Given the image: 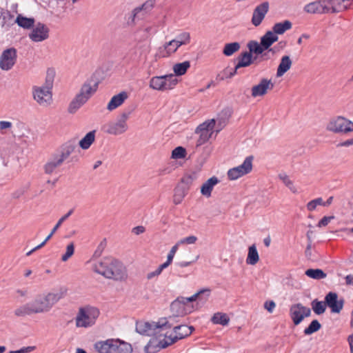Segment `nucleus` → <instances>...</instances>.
Listing matches in <instances>:
<instances>
[{
    "label": "nucleus",
    "mask_w": 353,
    "mask_h": 353,
    "mask_svg": "<svg viewBox=\"0 0 353 353\" xmlns=\"http://www.w3.org/2000/svg\"><path fill=\"white\" fill-rule=\"evenodd\" d=\"M149 87L154 90L165 91L167 90L165 76H156L150 79Z\"/></svg>",
    "instance_id": "a878e982"
},
{
    "label": "nucleus",
    "mask_w": 353,
    "mask_h": 353,
    "mask_svg": "<svg viewBox=\"0 0 353 353\" xmlns=\"http://www.w3.org/2000/svg\"><path fill=\"white\" fill-rule=\"evenodd\" d=\"M334 219V216H324L318 223L319 227L326 226L330 221Z\"/></svg>",
    "instance_id": "bf43d9fd"
},
{
    "label": "nucleus",
    "mask_w": 353,
    "mask_h": 353,
    "mask_svg": "<svg viewBox=\"0 0 353 353\" xmlns=\"http://www.w3.org/2000/svg\"><path fill=\"white\" fill-rule=\"evenodd\" d=\"M321 327V323L318 320H313L310 324L304 330V334L305 335H310L317 331H319Z\"/></svg>",
    "instance_id": "37998d69"
},
{
    "label": "nucleus",
    "mask_w": 353,
    "mask_h": 353,
    "mask_svg": "<svg viewBox=\"0 0 353 353\" xmlns=\"http://www.w3.org/2000/svg\"><path fill=\"white\" fill-rule=\"evenodd\" d=\"M232 110L230 108H225L223 109L217 116L216 121H217V129L216 130V132H220L228 123L229 119L232 115Z\"/></svg>",
    "instance_id": "4be33fe9"
},
{
    "label": "nucleus",
    "mask_w": 353,
    "mask_h": 353,
    "mask_svg": "<svg viewBox=\"0 0 353 353\" xmlns=\"http://www.w3.org/2000/svg\"><path fill=\"white\" fill-rule=\"evenodd\" d=\"M95 139V130H92L86 134V135L79 141V146L83 149H88Z\"/></svg>",
    "instance_id": "473e14b6"
},
{
    "label": "nucleus",
    "mask_w": 353,
    "mask_h": 353,
    "mask_svg": "<svg viewBox=\"0 0 353 353\" xmlns=\"http://www.w3.org/2000/svg\"><path fill=\"white\" fill-rule=\"evenodd\" d=\"M347 342L350 345V353H353V334L347 337Z\"/></svg>",
    "instance_id": "69168bd1"
},
{
    "label": "nucleus",
    "mask_w": 353,
    "mask_h": 353,
    "mask_svg": "<svg viewBox=\"0 0 353 353\" xmlns=\"http://www.w3.org/2000/svg\"><path fill=\"white\" fill-rule=\"evenodd\" d=\"M239 62L236 65V70L242 67H248L253 63L252 54L248 52H244L239 57Z\"/></svg>",
    "instance_id": "7c9ffc66"
},
{
    "label": "nucleus",
    "mask_w": 353,
    "mask_h": 353,
    "mask_svg": "<svg viewBox=\"0 0 353 353\" xmlns=\"http://www.w3.org/2000/svg\"><path fill=\"white\" fill-rule=\"evenodd\" d=\"M345 282L347 285H353V276L347 275L345 276Z\"/></svg>",
    "instance_id": "774afa93"
},
{
    "label": "nucleus",
    "mask_w": 353,
    "mask_h": 353,
    "mask_svg": "<svg viewBox=\"0 0 353 353\" xmlns=\"http://www.w3.org/2000/svg\"><path fill=\"white\" fill-rule=\"evenodd\" d=\"M50 29L47 25L37 23L32 28L28 34L29 39L35 43L42 42L49 38Z\"/></svg>",
    "instance_id": "2eb2a0df"
},
{
    "label": "nucleus",
    "mask_w": 353,
    "mask_h": 353,
    "mask_svg": "<svg viewBox=\"0 0 353 353\" xmlns=\"http://www.w3.org/2000/svg\"><path fill=\"white\" fill-rule=\"evenodd\" d=\"M73 210H70L66 214L63 216L57 222V223L54 225V227L52 228L51 232L48 234V236L45 239V240L39 245L34 248L32 250L29 251L26 253L27 256H30L32 252L37 250L38 249L42 248L46 242L50 239V238L52 236V235L56 232V231L58 230V228L60 227V225L62 224V223L68 219L72 213Z\"/></svg>",
    "instance_id": "412c9836"
},
{
    "label": "nucleus",
    "mask_w": 353,
    "mask_h": 353,
    "mask_svg": "<svg viewBox=\"0 0 353 353\" xmlns=\"http://www.w3.org/2000/svg\"><path fill=\"white\" fill-rule=\"evenodd\" d=\"M292 65V61L290 56H283L276 70V77L279 78L283 77L288 71L290 70Z\"/></svg>",
    "instance_id": "5701e85b"
},
{
    "label": "nucleus",
    "mask_w": 353,
    "mask_h": 353,
    "mask_svg": "<svg viewBox=\"0 0 353 353\" xmlns=\"http://www.w3.org/2000/svg\"><path fill=\"white\" fill-rule=\"evenodd\" d=\"M172 263L171 261H170L169 260H168V259H167V261H166L165 263H163V264L160 265L157 268V269H158V270H159V271L161 273V272H162V271H163L165 268H168V267L170 265V263Z\"/></svg>",
    "instance_id": "e2e57ef3"
},
{
    "label": "nucleus",
    "mask_w": 353,
    "mask_h": 353,
    "mask_svg": "<svg viewBox=\"0 0 353 353\" xmlns=\"http://www.w3.org/2000/svg\"><path fill=\"white\" fill-rule=\"evenodd\" d=\"M190 42V33L184 32L179 34L176 39L165 43L164 48L167 50L168 53H172L176 52L181 46L188 44Z\"/></svg>",
    "instance_id": "a211bd4d"
},
{
    "label": "nucleus",
    "mask_w": 353,
    "mask_h": 353,
    "mask_svg": "<svg viewBox=\"0 0 353 353\" xmlns=\"http://www.w3.org/2000/svg\"><path fill=\"white\" fill-rule=\"evenodd\" d=\"M179 243H177L176 245H174L171 250H170V252L168 254L167 259L170 261H172L173 258L174 256L175 253L176 252L179 247Z\"/></svg>",
    "instance_id": "13d9d810"
},
{
    "label": "nucleus",
    "mask_w": 353,
    "mask_h": 353,
    "mask_svg": "<svg viewBox=\"0 0 353 353\" xmlns=\"http://www.w3.org/2000/svg\"><path fill=\"white\" fill-rule=\"evenodd\" d=\"M321 1L311 2L304 7V11L310 14H321Z\"/></svg>",
    "instance_id": "58836bf2"
},
{
    "label": "nucleus",
    "mask_w": 353,
    "mask_h": 353,
    "mask_svg": "<svg viewBox=\"0 0 353 353\" xmlns=\"http://www.w3.org/2000/svg\"><path fill=\"white\" fill-rule=\"evenodd\" d=\"M16 61V49L14 48L6 49L0 56V68L3 70H9L15 64Z\"/></svg>",
    "instance_id": "f3484780"
},
{
    "label": "nucleus",
    "mask_w": 353,
    "mask_h": 353,
    "mask_svg": "<svg viewBox=\"0 0 353 353\" xmlns=\"http://www.w3.org/2000/svg\"><path fill=\"white\" fill-rule=\"evenodd\" d=\"M99 309L92 306L80 307L75 318V324L78 327H88L94 325L99 317Z\"/></svg>",
    "instance_id": "9d476101"
},
{
    "label": "nucleus",
    "mask_w": 353,
    "mask_h": 353,
    "mask_svg": "<svg viewBox=\"0 0 353 353\" xmlns=\"http://www.w3.org/2000/svg\"><path fill=\"white\" fill-rule=\"evenodd\" d=\"M11 127H12L11 122L4 121H0V130H1L8 129V128H10Z\"/></svg>",
    "instance_id": "680f3d73"
},
{
    "label": "nucleus",
    "mask_w": 353,
    "mask_h": 353,
    "mask_svg": "<svg viewBox=\"0 0 353 353\" xmlns=\"http://www.w3.org/2000/svg\"><path fill=\"white\" fill-rule=\"evenodd\" d=\"M321 14L332 13L331 10V4L329 3V0H323L321 1Z\"/></svg>",
    "instance_id": "603ef678"
},
{
    "label": "nucleus",
    "mask_w": 353,
    "mask_h": 353,
    "mask_svg": "<svg viewBox=\"0 0 353 353\" xmlns=\"http://www.w3.org/2000/svg\"><path fill=\"white\" fill-rule=\"evenodd\" d=\"M279 177L293 193L297 192L296 186L294 185V183L290 179L288 175L281 174L279 175Z\"/></svg>",
    "instance_id": "c03bdc74"
},
{
    "label": "nucleus",
    "mask_w": 353,
    "mask_h": 353,
    "mask_svg": "<svg viewBox=\"0 0 353 353\" xmlns=\"http://www.w3.org/2000/svg\"><path fill=\"white\" fill-rule=\"evenodd\" d=\"M94 347L99 353H131L132 352L131 344L118 339L97 341Z\"/></svg>",
    "instance_id": "0eeeda50"
},
{
    "label": "nucleus",
    "mask_w": 353,
    "mask_h": 353,
    "mask_svg": "<svg viewBox=\"0 0 353 353\" xmlns=\"http://www.w3.org/2000/svg\"><path fill=\"white\" fill-rule=\"evenodd\" d=\"M190 67V63L185 61L183 63H178L173 65V71L176 76H181L186 73L188 69Z\"/></svg>",
    "instance_id": "f704fd0d"
},
{
    "label": "nucleus",
    "mask_w": 353,
    "mask_h": 353,
    "mask_svg": "<svg viewBox=\"0 0 353 353\" xmlns=\"http://www.w3.org/2000/svg\"><path fill=\"white\" fill-rule=\"evenodd\" d=\"M248 48L250 50L248 52H250L251 54L254 53L256 54H261L265 50H266L263 48L261 42L259 43L256 41H249L248 43Z\"/></svg>",
    "instance_id": "c9c22d12"
},
{
    "label": "nucleus",
    "mask_w": 353,
    "mask_h": 353,
    "mask_svg": "<svg viewBox=\"0 0 353 353\" xmlns=\"http://www.w3.org/2000/svg\"><path fill=\"white\" fill-rule=\"evenodd\" d=\"M195 133L199 135V137L197 139L196 143V147H199L209 140V139L212 136V132H195Z\"/></svg>",
    "instance_id": "a18cd8bd"
},
{
    "label": "nucleus",
    "mask_w": 353,
    "mask_h": 353,
    "mask_svg": "<svg viewBox=\"0 0 353 353\" xmlns=\"http://www.w3.org/2000/svg\"><path fill=\"white\" fill-rule=\"evenodd\" d=\"M130 113V111L123 112L119 116L117 121L110 122L105 125V132L112 135H119L125 132L128 130L126 121L129 118Z\"/></svg>",
    "instance_id": "f8f14e48"
},
{
    "label": "nucleus",
    "mask_w": 353,
    "mask_h": 353,
    "mask_svg": "<svg viewBox=\"0 0 353 353\" xmlns=\"http://www.w3.org/2000/svg\"><path fill=\"white\" fill-rule=\"evenodd\" d=\"M311 315L310 308L298 303L293 304L290 307V316L295 325H299L303 320Z\"/></svg>",
    "instance_id": "ddd939ff"
},
{
    "label": "nucleus",
    "mask_w": 353,
    "mask_h": 353,
    "mask_svg": "<svg viewBox=\"0 0 353 353\" xmlns=\"http://www.w3.org/2000/svg\"><path fill=\"white\" fill-rule=\"evenodd\" d=\"M327 305L331 309L332 312L339 314L343 307L344 300L338 299V294L336 292H330L325 297Z\"/></svg>",
    "instance_id": "6ab92c4d"
},
{
    "label": "nucleus",
    "mask_w": 353,
    "mask_h": 353,
    "mask_svg": "<svg viewBox=\"0 0 353 353\" xmlns=\"http://www.w3.org/2000/svg\"><path fill=\"white\" fill-rule=\"evenodd\" d=\"M312 308L317 315H321L325 312L327 304L324 302L314 299L311 302Z\"/></svg>",
    "instance_id": "4c0bfd02"
},
{
    "label": "nucleus",
    "mask_w": 353,
    "mask_h": 353,
    "mask_svg": "<svg viewBox=\"0 0 353 353\" xmlns=\"http://www.w3.org/2000/svg\"><path fill=\"white\" fill-rule=\"evenodd\" d=\"M253 157H248L243 163L235 168H231L228 171V177L230 180H236L251 172L252 169Z\"/></svg>",
    "instance_id": "4468645a"
},
{
    "label": "nucleus",
    "mask_w": 353,
    "mask_h": 353,
    "mask_svg": "<svg viewBox=\"0 0 353 353\" xmlns=\"http://www.w3.org/2000/svg\"><path fill=\"white\" fill-rule=\"evenodd\" d=\"M350 125H353L351 121L338 116L330 119L326 125V130L336 134H347L351 132Z\"/></svg>",
    "instance_id": "9b49d317"
},
{
    "label": "nucleus",
    "mask_w": 353,
    "mask_h": 353,
    "mask_svg": "<svg viewBox=\"0 0 353 353\" xmlns=\"http://www.w3.org/2000/svg\"><path fill=\"white\" fill-rule=\"evenodd\" d=\"M305 275L313 279L320 280L325 279L327 274L321 269H307Z\"/></svg>",
    "instance_id": "a19ab883"
},
{
    "label": "nucleus",
    "mask_w": 353,
    "mask_h": 353,
    "mask_svg": "<svg viewBox=\"0 0 353 353\" xmlns=\"http://www.w3.org/2000/svg\"><path fill=\"white\" fill-rule=\"evenodd\" d=\"M318 205H323V199L321 198H318L310 201L307 205V208L309 211H312L315 210Z\"/></svg>",
    "instance_id": "864d4df0"
},
{
    "label": "nucleus",
    "mask_w": 353,
    "mask_h": 353,
    "mask_svg": "<svg viewBox=\"0 0 353 353\" xmlns=\"http://www.w3.org/2000/svg\"><path fill=\"white\" fill-rule=\"evenodd\" d=\"M186 150L181 146H178L172 152V158L174 159H183L185 157Z\"/></svg>",
    "instance_id": "de8ad7c7"
},
{
    "label": "nucleus",
    "mask_w": 353,
    "mask_h": 353,
    "mask_svg": "<svg viewBox=\"0 0 353 353\" xmlns=\"http://www.w3.org/2000/svg\"><path fill=\"white\" fill-rule=\"evenodd\" d=\"M269 10V3L265 1L260 5L257 6L254 10L252 17V23L257 27L259 26L263 20L264 19L265 14L268 13Z\"/></svg>",
    "instance_id": "aec40b11"
},
{
    "label": "nucleus",
    "mask_w": 353,
    "mask_h": 353,
    "mask_svg": "<svg viewBox=\"0 0 353 353\" xmlns=\"http://www.w3.org/2000/svg\"><path fill=\"white\" fill-rule=\"evenodd\" d=\"M54 75V70H48L45 83L41 86L32 88V97L42 108H48L53 102L52 88Z\"/></svg>",
    "instance_id": "39448f33"
},
{
    "label": "nucleus",
    "mask_w": 353,
    "mask_h": 353,
    "mask_svg": "<svg viewBox=\"0 0 353 353\" xmlns=\"http://www.w3.org/2000/svg\"><path fill=\"white\" fill-rule=\"evenodd\" d=\"M15 22L19 26L24 29H30L34 26V19L33 18H28L21 14H19L17 17Z\"/></svg>",
    "instance_id": "2f4dec72"
},
{
    "label": "nucleus",
    "mask_w": 353,
    "mask_h": 353,
    "mask_svg": "<svg viewBox=\"0 0 353 353\" xmlns=\"http://www.w3.org/2000/svg\"><path fill=\"white\" fill-rule=\"evenodd\" d=\"M279 37L272 31H268L261 38V42L263 44V48L265 50L269 49L271 46L277 41Z\"/></svg>",
    "instance_id": "bb28decb"
},
{
    "label": "nucleus",
    "mask_w": 353,
    "mask_h": 353,
    "mask_svg": "<svg viewBox=\"0 0 353 353\" xmlns=\"http://www.w3.org/2000/svg\"><path fill=\"white\" fill-rule=\"evenodd\" d=\"M274 87V83L272 79L262 78L258 84L252 87L251 95L254 98L263 97L268 94V91L272 90Z\"/></svg>",
    "instance_id": "dca6fc26"
},
{
    "label": "nucleus",
    "mask_w": 353,
    "mask_h": 353,
    "mask_svg": "<svg viewBox=\"0 0 353 353\" xmlns=\"http://www.w3.org/2000/svg\"><path fill=\"white\" fill-rule=\"evenodd\" d=\"M188 193L187 185H178L174 190V194L173 196V202L175 204H179L185 196Z\"/></svg>",
    "instance_id": "c756f323"
},
{
    "label": "nucleus",
    "mask_w": 353,
    "mask_h": 353,
    "mask_svg": "<svg viewBox=\"0 0 353 353\" xmlns=\"http://www.w3.org/2000/svg\"><path fill=\"white\" fill-rule=\"evenodd\" d=\"M353 145V139H348L339 144V146H349Z\"/></svg>",
    "instance_id": "338daca9"
},
{
    "label": "nucleus",
    "mask_w": 353,
    "mask_h": 353,
    "mask_svg": "<svg viewBox=\"0 0 353 353\" xmlns=\"http://www.w3.org/2000/svg\"><path fill=\"white\" fill-rule=\"evenodd\" d=\"M195 179L196 175L194 174L185 175L182 178L181 182L179 185H187L188 190L190 185L192 184Z\"/></svg>",
    "instance_id": "3c124183"
},
{
    "label": "nucleus",
    "mask_w": 353,
    "mask_h": 353,
    "mask_svg": "<svg viewBox=\"0 0 353 353\" xmlns=\"http://www.w3.org/2000/svg\"><path fill=\"white\" fill-rule=\"evenodd\" d=\"M292 28V23L289 20H285L282 22L276 23L272 27V32L276 34H283L287 30Z\"/></svg>",
    "instance_id": "cd10ccee"
},
{
    "label": "nucleus",
    "mask_w": 353,
    "mask_h": 353,
    "mask_svg": "<svg viewBox=\"0 0 353 353\" xmlns=\"http://www.w3.org/2000/svg\"><path fill=\"white\" fill-rule=\"evenodd\" d=\"M350 0H329V3L331 4V10L332 14L339 13L347 10V6H343V3H347Z\"/></svg>",
    "instance_id": "72a5a7b5"
},
{
    "label": "nucleus",
    "mask_w": 353,
    "mask_h": 353,
    "mask_svg": "<svg viewBox=\"0 0 353 353\" xmlns=\"http://www.w3.org/2000/svg\"><path fill=\"white\" fill-rule=\"evenodd\" d=\"M259 261V255L255 244L248 248L246 263L251 265H256Z\"/></svg>",
    "instance_id": "c85d7f7f"
},
{
    "label": "nucleus",
    "mask_w": 353,
    "mask_h": 353,
    "mask_svg": "<svg viewBox=\"0 0 353 353\" xmlns=\"http://www.w3.org/2000/svg\"><path fill=\"white\" fill-rule=\"evenodd\" d=\"M92 81L85 82L81 87V90L74 99L70 102L68 112L70 114L75 113L90 97L96 92L98 84Z\"/></svg>",
    "instance_id": "1a4fd4ad"
},
{
    "label": "nucleus",
    "mask_w": 353,
    "mask_h": 353,
    "mask_svg": "<svg viewBox=\"0 0 353 353\" xmlns=\"http://www.w3.org/2000/svg\"><path fill=\"white\" fill-rule=\"evenodd\" d=\"M210 289L205 288L199 290L190 297H178L171 303L170 305V310L173 312V315L172 316L176 317V320H179V316H183L188 313V311L185 309V305L188 303L193 302L197 299H203L202 296L204 294L205 295V298L204 299V301H205L210 296Z\"/></svg>",
    "instance_id": "6e6552de"
},
{
    "label": "nucleus",
    "mask_w": 353,
    "mask_h": 353,
    "mask_svg": "<svg viewBox=\"0 0 353 353\" xmlns=\"http://www.w3.org/2000/svg\"><path fill=\"white\" fill-rule=\"evenodd\" d=\"M216 119H212L200 124L195 130V132H210V131L215 126Z\"/></svg>",
    "instance_id": "ea45409f"
},
{
    "label": "nucleus",
    "mask_w": 353,
    "mask_h": 353,
    "mask_svg": "<svg viewBox=\"0 0 353 353\" xmlns=\"http://www.w3.org/2000/svg\"><path fill=\"white\" fill-rule=\"evenodd\" d=\"M165 76V81L167 90H171L178 83V80L172 74H166Z\"/></svg>",
    "instance_id": "49530a36"
},
{
    "label": "nucleus",
    "mask_w": 353,
    "mask_h": 353,
    "mask_svg": "<svg viewBox=\"0 0 353 353\" xmlns=\"http://www.w3.org/2000/svg\"><path fill=\"white\" fill-rule=\"evenodd\" d=\"M160 274H161V272L159 271L158 269H157L156 270H154L153 272L148 273L147 275H146V279L148 280H151L154 277L158 276Z\"/></svg>",
    "instance_id": "052dcab7"
},
{
    "label": "nucleus",
    "mask_w": 353,
    "mask_h": 353,
    "mask_svg": "<svg viewBox=\"0 0 353 353\" xmlns=\"http://www.w3.org/2000/svg\"><path fill=\"white\" fill-rule=\"evenodd\" d=\"M74 243L72 242L67 245L65 253L61 257L62 261H67L74 254Z\"/></svg>",
    "instance_id": "8fccbe9b"
},
{
    "label": "nucleus",
    "mask_w": 353,
    "mask_h": 353,
    "mask_svg": "<svg viewBox=\"0 0 353 353\" xmlns=\"http://www.w3.org/2000/svg\"><path fill=\"white\" fill-rule=\"evenodd\" d=\"M212 321L215 324L226 325L230 321V318L226 314L218 312L214 314Z\"/></svg>",
    "instance_id": "79ce46f5"
},
{
    "label": "nucleus",
    "mask_w": 353,
    "mask_h": 353,
    "mask_svg": "<svg viewBox=\"0 0 353 353\" xmlns=\"http://www.w3.org/2000/svg\"><path fill=\"white\" fill-rule=\"evenodd\" d=\"M216 176H212L208 179L201 187V193L203 196L209 198L211 196L214 187L219 183Z\"/></svg>",
    "instance_id": "b1692460"
},
{
    "label": "nucleus",
    "mask_w": 353,
    "mask_h": 353,
    "mask_svg": "<svg viewBox=\"0 0 353 353\" xmlns=\"http://www.w3.org/2000/svg\"><path fill=\"white\" fill-rule=\"evenodd\" d=\"M76 146L74 140H70L63 144L59 150L54 153L45 164V173L47 174H52L74 152Z\"/></svg>",
    "instance_id": "423d86ee"
},
{
    "label": "nucleus",
    "mask_w": 353,
    "mask_h": 353,
    "mask_svg": "<svg viewBox=\"0 0 353 353\" xmlns=\"http://www.w3.org/2000/svg\"><path fill=\"white\" fill-rule=\"evenodd\" d=\"M144 231H145V228L143 226H137V227H135V228H133V232L136 234H142V233L144 232Z\"/></svg>",
    "instance_id": "0e129e2a"
},
{
    "label": "nucleus",
    "mask_w": 353,
    "mask_h": 353,
    "mask_svg": "<svg viewBox=\"0 0 353 353\" xmlns=\"http://www.w3.org/2000/svg\"><path fill=\"white\" fill-rule=\"evenodd\" d=\"M173 325L172 319H160L157 322H145L139 321L136 324V331L141 334L145 336H151V339H156L157 341L162 340L161 337L163 332L166 330L171 329Z\"/></svg>",
    "instance_id": "20e7f679"
},
{
    "label": "nucleus",
    "mask_w": 353,
    "mask_h": 353,
    "mask_svg": "<svg viewBox=\"0 0 353 353\" xmlns=\"http://www.w3.org/2000/svg\"><path fill=\"white\" fill-rule=\"evenodd\" d=\"M153 7V1L150 0L144 3L141 7H137L134 8L132 13V21H134L136 15L142 10H146L148 8H150Z\"/></svg>",
    "instance_id": "09e8293b"
},
{
    "label": "nucleus",
    "mask_w": 353,
    "mask_h": 353,
    "mask_svg": "<svg viewBox=\"0 0 353 353\" xmlns=\"http://www.w3.org/2000/svg\"><path fill=\"white\" fill-rule=\"evenodd\" d=\"M240 48V43L238 42L226 43L223 48V53L228 57L232 56L234 53L238 52Z\"/></svg>",
    "instance_id": "e433bc0d"
},
{
    "label": "nucleus",
    "mask_w": 353,
    "mask_h": 353,
    "mask_svg": "<svg viewBox=\"0 0 353 353\" xmlns=\"http://www.w3.org/2000/svg\"><path fill=\"white\" fill-rule=\"evenodd\" d=\"M92 270L96 273L116 281H125L128 278L125 265L117 259H112L108 263L98 262L94 264Z\"/></svg>",
    "instance_id": "7ed1b4c3"
},
{
    "label": "nucleus",
    "mask_w": 353,
    "mask_h": 353,
    "mask_svg": "<svg viewBox=\"0 0 353 353\" xmlns=\"http://www.w3.org/2000/svg\"><path fill=\"white\" fill-rule=\"evenodd\" d=\"M35 346H28L23 347L19 350L10 351L9 353H29L35 350Z\"/></svg>",
    "instance_id": "4d7b16f0"
},
{
    "label": "nucleus",
    "mask_w": 353,
    "mask_h": 353,
    "mask_svg": "<svg viewBox=\"0 0 353 353\" xmlns=\"http://www.w3.org/2000/svg\"><path fill=\"white\" fill-rule=\"evenodd\" d=\"M276 307V303L273 301H267L264 303V308L270 313H272Z\"/></svg>",
    "instance_id": "6e6d98bb"
},
{
    "label": "nucleus",
    "mask_w": 353,
    "mask_h": 353,
    "mask_svg": "<svg viewBox=\"0 0 353 353\" xmlns=\"http://www.w3.org/2000/svg\"><path fill=\"white\" fill-rule=\"evenodd\" d=\"M128 94L126 92H121L112 97L107 105V109L112 111L121 105L128 99Z\"/></svg>",
    "instance_id": "393cba45"
},
{
    "label": "nucleus",
    "mask_w": 353,
    "mask_h": 353,
    "mask_svg": "<svg viewBox=\"0 0 353 353\" xmlns=\"http://www.w3.org/2000/svg\"><path fill=\"white\" fill-rule=\"evenodd\" d=\"M164 319H172L173 325L171 326V328H173L172 332L170 333L169 330H166L163 334H161L163 335V338L159 341L154 339H150L145 347L144 350L145 353H154L162 348H165L176 342L179 339L190 335L194 330L192 326L177 325L179 320H176V317L168 316V318H164Z\"/></svg>",
    "instance_id": "f03ea898"
},
{
    "label": "nucleus",
    "mask_w": 353,
    "mask_h": 353,
    "mask_svg": "<svg viewBox=\"0 0 353 353\" xmlns=\"http://www.w3.org/2000/svg\"><path fill=\"white\" fill-rule=\"evenodd\" d=\"M66 289L57 292H45L37 294L33 300L14 310L17 316H25L34 314L47 313L66 294Z\"/></svg>",
    "instance_id": "f257e3e1"
},
{
    "label": "nucleus",
    "mask_w": 353,
    "mask_h": 353,
    "mask_svg": "<svg viewBox=\"0 0 353 353\" xmlns=\"http://www.w3.org/2000/svg\"><path fill=\"white\" fill-rule=\"evenodd\" d=\"M197 241V237L195 236H190L185 238L181 239L178 243L179 245L181 244H194Z\"/></svg>",
    "instance_id": "5fc2aeb1"
}]
</instances>
